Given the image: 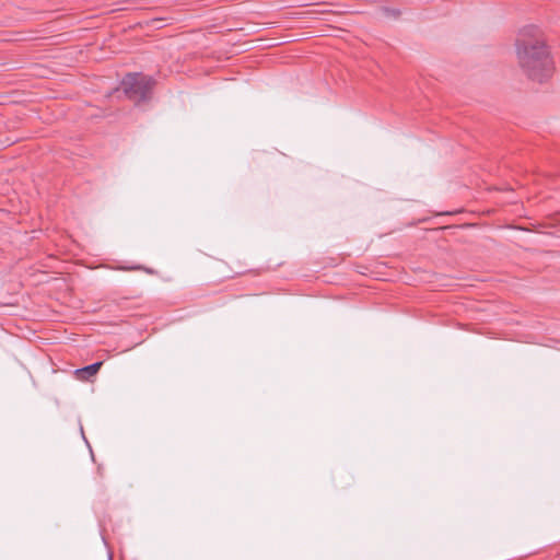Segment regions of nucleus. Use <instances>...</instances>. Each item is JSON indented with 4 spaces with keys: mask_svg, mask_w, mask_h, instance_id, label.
Masks as SVG:
<instances>
[{
    "mask_svg": "<svg viewBox=\"0 0 560 560\" xmlns=\"http://www.w3.org/2000/svg\"><path fill=\"white\" fill-rule=\"evenodd\" d=\"M518 65L528 79L542 83L553 72L550 51L536 26L523 27L515 42Z\"/></svg>",
    "mask_w": 560,
    "mask_h": 560,
    "instance_id": "nucleus-1",
    "label": "nucleus"
},
{
    "mask_svg": "<svg viewBox=\"0 0 560 560\" xmlns=\"http://www.w3.org/2000/svg\"><path fill=\"white\" fill-rule=\"evenodd\" d=\"M154 84L155 80L153 78L141 72H133L127 73L122 78L120 89L129 101L140 104L151 98Z\"/></svg>",
    "mask_w": 560,
    "mask_h": 560,
    "instance_id": "nucleus-2",
    "label": "nucleus"
},
{
    "mask_svg": "<svg viewBox=\"0 0 560 560\" xmlns=\"http://www.w3.org/2000/svg\"><path fill=\"white\" fill-rule=\"evenodd\" d=\"M103 365L102 361L94 362L92 364L85 365L83 368L77 369L74 374L78 380L89 381L92 376H94Z\"/></svg>",
    "mask_w": 560,
    "mask_h": 560,
    "instance_id": "nucleus-3",
    "label": "nucleus"
},
{
    "mask_svg": "<svg viewBox=\"0 0 560 560\" xmlns=\"http://www.w3.org/2000/svg\"><path fill=\"white\" fill-rule=\"evenodd\" d=\"M128 270H144L145 272L148 273H153V270L152 269H149V268H144L142 266H137V267H131V268H127Z\"/></svg>",
    "mask_w": 560,
    "mask_h": 560,
    "instance_id": "nucleus-4",
    "label": "nucleus"
},
{
    "mask_svg": "<svg viewBox=\"0 0 560 560\" xmlns=\"http://www.w3.org/2000/svg\"><path fill=\"white\" fill-rule=\"evenodd\" d=\"M246 272H250L249 269H238L234 271V275H244Z\"/></svg>",
    "mask_w": 560,
    "mask_h": 560,
    "instance_id": "nucleus-5",
    "label": "nucleus"
},
{
    "mask_svg": "<svg viewBox=\"0 0 560 560\" xmlns=\"http://www.w3.org/2000/svg\"><path fill=\"white\" fill-rule=\"evenodd\" d=\"M97 471L102 476V468L101 467L97 468Z\"/></svg>",
    "mask_w": 560,
    "mask_h": 560,
    "instance_id": "nucleus-6",
    "label": "nucleus"
}]
</instances>
